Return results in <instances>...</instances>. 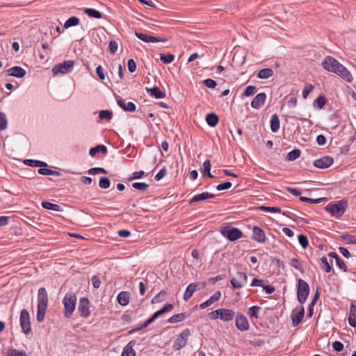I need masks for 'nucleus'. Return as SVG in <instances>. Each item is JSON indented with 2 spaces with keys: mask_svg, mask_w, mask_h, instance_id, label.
<instances>
[{
  "mask_svg": "<svg viewBox=\"0 0 356 356\" xmlns=\"http://www.w3.org/2000/svg\"><path fill=\"white\" fill-rule=\"evenodd\" d=\"M323 68L330 72L334 73L348 83H352L353 77L350 72L334 58L327 56L323 60Z\"/></svg>",
  "mask_w": 356,
  "mask_h": 356,
  "instance_id": "nucleus-1",
  "label": "nucleus"
},
{
  "mask_svg": "<svg viewBox=\"0 0 356 356\" xmlns=\"http://www.w3.org/2000/svg\"><path fill=\"white\" fill-rule=\"evenodd\" d=\"M37 299L38 305L36 318L38 322L41 323L44 320L49 302L48 294L44 287H41L38 289Z\"/></svg>",
  "mask_w": 356,
  "mask_h": 356,
  "instance_id": "nucleus-2",
  "label": "nucleus"
},
{
  "mask_svg": "<svg viewBox=\"0 0 356 356\" xmlns=\"http://www.w3.org/2000/svg\"><path fill=\"white\" fill-rule=\"evenodd\" d=\"M76 296L74 292H68L63 298L62 302L64 305L63 315L65 318H70L75 309L76 305Z\"/></svg>",
  "mask_w": 356,
  "mask_h": 356,
  "instance_id": "nucleus-3",
  "label": "nucleus"
},
{
  "mask_svg": "<svg viewBox=\"0 0 356 356\" xmlns=\"http://www.w3.org/2000/svg\"><path fill=\"white\" fill-rule=\"evenodd\" d=\"M348 207V200L343 199L337 202H330L325 207V210L332 216L340 217L346 211Z\"/></svg>",
  "mask_w": 356,
  "mask_h": 356,
  "instance_id": "nucleus-4",
  "label": "nucleus"
},
{
  "mask_svg": "<svg viewBox=\"0 0 356 356\" xmlns=\"http://www.w3.org/2000/svg\"><path fill=\"white\" fill-rule=\"evenodd\" d=\"M297 298L298 302L302 305L305 302L309 294V286L307 282L299 278L297 280Z\"/></svg>",
  "mask_w": 356,
  "mask_h": 356,
  "instance_id": "nucleus-5",
  "label": "nucleus"
},
{
  "mask_svg": "<svg viewBox=\"0 0 356 356\" xmlns=\"http://www.w3.org/2000/svg\"><path fill=\"white\" fill-rule=\"evenodd\" d=\"M220 234L229 241H236L242 238L243 232L236 227L225 226L220 229Z\"/></svg>",
  "mask_w": 356,
  "mask_h": 356,
  "instance_id": "nucleus-6",
  "label": "nucleus"
},
{
  "mask_svg": "<svg viewBox=\"0 0 356 356\" xmlns=\"http://www.w3.org/2000/svg\"><path fill=\"white\" fill-rule=\"evenodd\" d=\"M74 61L72 60H65L63 63L54 65L52 68V73L54 76L59 74H67L72 71Z\"/></svg>",
  "mask_w": 356,
  "mask_h": 356,
  "instance_id": "nucleus-7",
  "label": "nucleus"
},
{
  "mask_svg": "<svg viewBox=\"0 0 356 356\" xmlns=\"http://www.w3.org/2000/svg\"><path fill=\"white\" fill-rule=\"evenodd\" d=\"M19 321L22 332L25 334H30L31 332L30 315L29 312L26 309H23L21 310Z\"/></svg>",
  "mask_w": 356,
  "mask_h": 356,
  "instance_id": "nucleus-8",
  "label": "nucleus"
},
{
  "mask_svg": "<svg viewBox=\"0 0 356 356\" xmlns=\"http://www.w3.org/2000/svg\"><path fill=\"white\" fill-rule=\"evenodd\" d=\"M78 312L81 317L87 318L91 314L90 302L86 297L80 298L78 305Z\"/></svg>",
  "mask_w": 356,
  "mask_h": 356,
  "instance_id": "nucleus-9",
  "label": "nucleus"
},
{
  "mask_svg": "<svg viewBox=\"0 0 356 356\" xmlns=\"http://www.w3.org/2000/svg\"><path fill=\"white\" fill-rule=\"evenodd\" d=\"M206 282H193L191 283L186 289L183 296V299L188 301L196 291H200L205 288Z\"/></svg>",
  "mask_w": 356,
  "mask_h": 356,
  "instance_id": "nucleus-10",
  "label": "nucleus"
},
{
  "mask_svg": "<svg viewBox=\"0 0 356 356\" xmlns=\"http://www.w3.org/2000/svg\"><path fill=\"white\" fill-rule=\"evenodd\" d=\"M190 335L191 331L188 328H186L182 332H181L174 341V349L179 350L183 348L186 345L188 338Z\"/></svg>",
  "mask_w": 356,
  "mask_h": 356,
  "instance_id": "nucleus-11",
  "label": "nucleus"
},
{
  "mask_svg": "<svg viewBox=\"0 0 356 356\" xmlns=\"http://www.w3.org/2000/svg\"><path fill=\"white\" fill-rule=\"evenodd\" d=\"M237 277H232L230 283L234 289H241L243 284L248 281V275L245 273L238 271L236 273Z\"/></svg>",
  "mask_w": 356,
  "mask_h": 356,
  "instance_id": "nucleus-12",
  "label": "nucleus"
},
{
  "mask_svg": "<svg viewBox=\"0 0 356 356\" xmlns=\"http://www.w3.org/2000/svg\"><path fill=\"white\" fill-rule=\"evenodd\" d=\"M305 316V308L302 306L296 307L291 314L292 324L294 327L298 326L302 321Z\"/></svg>",
  "mask_w": 356,
  "mask_h": 356,
  "instance_id": "nucleus-13",
  "label": "nucleus"
},
{
  "mask_svg": "<svg viewBox=\"0 0 356 356\" xmlns=\"http://www.w3.org/2000/svg\"><path fill=\"white\" fill-rule=\"evenodd\" d=\"M236 317V327L241 331H246L249 329L250 325L249 322L246 318V316L241 314L238 312Z\"/></svg>",
  "mask_w": 356,
  "mask_h": 356,
  "instance_id": "nucleus-14",
  "label": "nucleus"
},
{
  "mask_svg": "<svg viewBox=\"0 0 356 356\" xmlns=\"http://www.w3.org/2000/svg\"><path fill=\"white\" fill-rule=\"evenodd\" d=\"M334 162V159L330 156H325L318 159L313 162V165L318 168L325 169L330 167Z\"/></svg>",
  "mask_w": 356,
  "mask_h": 356,
  "instance_id": "nucleus-15",
  "label": "nucleus"
},
{
  "mask_svg": "<svg viewBox=\"0 0 356 356\" xmlns=\"http://www.w3.org/2000/svg\"><path fill=\"white\" fill-rule=\"evenodd\" d=\"M135 35L140 40H141L143 42H165L167 41L166 38H160V37H155L152 35H147L143 33H139L136 31Z\"/></svg>",
  "mask_w": 356,
  "mask_h": 356,
  "instance_id": "nucleus-16",
  "label": "nucleus"
},
{
  "mask_svg": "<svg viewBox=\"0 0 356 356\" xmlns=\"http://www.w3.org/2000/svg\"><path fill=\"white\" fill-rule=\"evenodd\" d=\"M252 239L260 243H265L266 240L265 232L258 226L253 227Z\"/></svg>",
  "mask_w": 356,
  "mask_h": 356,
  "instance_id": "nucleus-17",
  "label": "nucleus"
},
{
  "mask_svg": "<svg viewBox=\"0 0 356 356\" xmlns=\"http://www.w3.org/2000/svg\"><path fill=\"white\" fill-rule=\"evenodd\" d=\"M266 95L265 92L257 94L251 102V106L253 108L259 109L261 108L265 103Z\"/></svg>",
  "mask_w": 356,
  "mask_h": 356,
  "instance_id": "nucleus-18",
  "label": "nucleus"
},
{
  "mask_svg": "<svg viewBox=\"0 0 356 356\" xmlns=\"http://www.w3.org/2000/svg\"><path fill=\"white\" fill-rule=\"evenodd\" d=\"M118 105L124 111L134 112L136 109V106L131 102H126L125 99L121 97L117 98Z\"/></svg>",
  "mask_w": 356,
  "mask_h": 356,
  "instance_id": "nucleus-19",
  "label": "nucleus"
},
{
  "mask_svg": "<svg viewBox=\"0 0 356 356\" xmlns=\"http://www.w3.org/2000/svg\"><path fill=\"white\" fill-rule=\"evenodd\" d=\"M236 316L234 310L230 309L220 308V319L224 322L232 321Z\"/></svg>",
  "mask_w": 356,
  "mask_h": 356,
  "instance_id": "nucleus-20",
  "label": "nucleus"
},
{
  "mask_svg": "<svg viewBox=\"0 0 356 356\" xmlns=\"http://www.w3.org/2000/svg\"><path fill=\"white\" fill-rule=\"evenodd\" d=\"M216 197V195L208 193V192H204L200 194H197L194 195L189 201V204H191L195 202L204 201L207 199L213 198Z\"/></svg>",
  "mask_w": 356,
  "mask_h": 356,
  "instance_id": "nucleus-21",
  "label": "nucleus"
},
{
  "mask_svg": "<svg viewBox=\"0 0 356 356\" xmlns=\"http://www.w3.org/2000/svg\"><path fill=\"white\" fill-rule=\"evenodd\" d=\"M9 76H13L17 78H22L26 75V71L22 67L15 66L7 70Z\"/></svg>",
  "mask_w": 356,
  "mask_h": 356,
  "instance_id": "nucleus-22",
  "label": "nucleus"
},
{
  "mask_svg": "<svg viewBox=\"0 0 356 356\" xmlns=\"http://www.w3.org/2000/svg\"><path fill=\"white\" fill-rule=\"evenodd\" d=\"M136 343L135 340L130 341L124 348L121 356H136V351L134 350Z\"/></svg>",
  "mask_w": 356,
  "mask_h": 356,
  "instance_id": "nucleus-23",
  "label": "nucleus"
},
{
  "mask_svg": "<svg viewBox=\"0 0 356 356\" xmlns=\"http://www.w3.org/2000/svg\"><path fill=\"white\" fill-rule=\"evenodd\" d=\"M118 302L121 306H127L129 303L130 293L129 291H121L117 296Z\"/></svg>",
  "mask_w": 356,
  "mask_h": 356,
  "instance_id": "nucleus-24",
  "label": "nucleus"
},
{
  "mask_svg": "<svg viewBox=\"0 0 356 356\" xmlns=\"http://www.w3.org/2000/svg\"><path fill=\"white\" fill-rule=\"evenodd\" d=\"M147 93L156 99H162L165 97V92L159 89L157 86L152 88H146Z\"/></svg>",
  "mask_w": 356,
  "mask_h": 356,
  "instance_id": "nucleus-25",
  "label": "nucleus"
},
{
  "mask_svg": "<svg viewBox=\"0 0 356 356\" xmlns=\"http://www.w3.org/2000/svg\"><path fill=\"white\" fill-rule=\"evenodd\" d=\"M190 314L187 313H179L170 317L168 322L170 323H176L184 321L189 317Z\"/></svg>",
  "mask_w": 356,
  "mask_h": 356,
  "instance_id": "nucleus-26",
  "label": "nucleus"
},
{
  "mask_svg": "<svg viewBox=\"0 0 356 356\" xmlns=\"http://www.w3.org/2000/svg\"><path fill=\"white\" fill-rule=\"evenodd\" d=\"M205 120L208 125L211 127H215L219 122L218 116L214 113L207 114Z\"/></svg>",
  "mask_w": 356,
  "mask_h": 356,
  "instance_id": "nucleus-27",
  "label": "nucleus"
},
{
  "mask_svg": "<svg viewBox=\"0 0 356 356\" xmlns=\"http://www.w3.org/2000/svg\"><path fill=\"white\" fill-rule=\"evenodd\" d=\"M270 129L273 132H277L280 126V121L277 114H273L270 118Z\"/></svg>",
  "mask_w": 356,
  "mask_h": 356,
  "instance_id": "nucleus-28",
  "label": "nucleus"
},
{
  "mask_svg": "<svg viewBox=\"0 0 356 356\" xmlns=\"http://www.w3.org/2000/svg\"><path fill=\"white\" fill-rule=\"evenodd\" d=\"M97 153H102L104 154L107 153V147L104 145H98L92 147L89 150V154L91 156H95Z\"/></svg>",
  "mask_w": 356,
  "mask_h": 356,
  "instance_id": "nucleus-29",
  "label": "nucleus"
},
{
  "mask_svg": "<svg viewBox=\"0 0 356 356\" xmlns=\"http://www.w3.org/2000/svg\"><path fill=\"white\" fill-rule=\"evenodd\" d=\"M273 74L274 72L271 68H264L258 72L257 76L260 79H264L273 76Z\"/></svg>",
  "mask_w": 356,
  "mask_h": 356,
  "instance_id": "nucleus-30",
  "label": "nucleus"
},
{
  "mask_svg": "<svg viewBox=\"0 0 356 356\" xmlns=\"http://www.w3.org/2000/svg\"><path fill=\"white\" fill-rule=\"evenodd\" d=\"M42 207L47 210H52L55 211H62L63 209L58 204L51 203L48 201H43L41 203Z\"/></svg>",
  "mask_w": 356,
  "mask_h": 356,
  "instance_id": "nucleus-31",
  "label": "nucleus"
},
{
  "mask_svg": "<svg viewBox=\"0 0 356 356\" xmlns=\"http://www.w3.org/2000/svg\"><path fill=\"white\" fill-rule=\"evenodd\" d=\"M24 163L26 165L31 166V167H47V163L39 161V160H33V159H25L24 160Z\"/></svg>",
  "mask_w": 356,
  "mask_h": 356,
  "instance_id": "nucleus-32",
  "label": "nucleus"
},
{
  "mask_svg": "<svg viewBox=\"0 0 356 356\" xmlns=\"http://www.w3.org/2000/svg\"><path fill=\"white\" fill-rule=\"evenodd\" d=\"M211 162L209 159H207L203 163V170L202 174L203 177H207L209 178H213V176L211 173Z\"/></svg>",
  "mask_w": 356,
  "mask_h": 356,
  "instance_id": "nucleus-33",
  "label": "nucleus"
},
{
  "mask_svg": "<svg viewBox=\"0 0 356 356\" xmlns=\"http://www.w3.org/2000/svg\"><path fill=\"white\" fill-rule=\"evenodd\" d=\"M84 13L88 15L90 17L95 18V19H101L103 16L102 13L99 10H97L94 8H86L83 10Z\"/></svg>",
  "mask_w": 356,
  "mask_h": 356,
  "instance_id": "nucleus-34",
  "label": "nucleus"
},
{
  "mask_svg": "<svg viewBox=\"0 0 356 356\" xmlns=\"http://www.w3.org/2000/svg\"><path fill=\"white\" fill-rule=\"evenodd\" d=\"M80 23V19L79 17H76V16H72V17H70V18H68L64 25H63V28L64 29H68L71 26H77L79 25Z\"/></svg>",
  "mask_w": 356,
  "mask_h": 356,
  "instance_id": "nucleus-35",
  "label": "nucleus"
},
{
  "mask_svg": "<svg viewBox=\"0 0 356 356\" xmlns=\"http://www.w3.org/2000/svg\"><path fill=\"white\" fill-rule=\"evenodd\" d=\"M327 100L323 95H319L314 102V106L319 109L323 108L327 104Z\"/></svg>",
  "mask_w": 356,
  "mask_h": 356,
  "instance_id": "nucleus-36",
  "label": "nucleus"
},
{
  "mask_svg": "<svg viewBox=\"0 0 356 356\" xmlns=\"http://www.w3.org/2000/svg\"><path fill=\"white\" fill-rule=\"evenodd\" d=\"M38 173L42 175H55L58 177L61 175V173L59 171L48 169L46 168V167H41V168L38 170Z\"/></svg>",
  "mask_w": 356,
  "mask_h": 356,
  "instance_id": "nucleus-37",
  "label": "nucleus"
},
{
  "mask_svg": "<svg viewBox=\"0 0 356 356\" xmlns=\"http://www.w3.org/2000/svg\"><path fill=\"white\" fill-rule=\"evenodd\" d=\"M301 155V151L299 149H293L290 151L287 156L286 160L289 161H293L299 158Z\"/></svg>",
  "mask_w": 356,
  "mask_h": 356,
  "instance_id": "nucleus-38",
  "label": "nucleus"
},
{
  "mask_svg": "<svg viewBox=\"0 0 356 356\" xmlns=\"http://www.w3.org/2000/svg\"><path fill=\"white\" fill-rule=\"evenodd\" d=\"M290 264L294 268L299 270L301 273H305L303 265L301 264L298 259L295 257L292 258L291 259Z\"/></svg>",
  "mask_w": 356,
  "mask_h": 356,
  "instance_id": "nucleus-39",
  "label": "nucleus"
},
{
  "mask_svg": "<svg viewBox=\"0 0 356 356\" xmlns=\"http://www.w3.org/2000/svg\"><path fill=\"white\" fill-rule=\"evenodd\" d=\"M6 356H29V355L24 350H19L15 348H10L7 350Z\"/></svg>",
  "mask_w": 356,
  "mask_h": 356,
  "instance_id": "nucleus-40",
  "label": "nucleus"
},
{
  "mask_svg": "<svg viewBox=\"0 0 356 356\" xmlns=\"http://www.w3.org/2000/svg\"><path fill=\"white\" fill-rule=\"evenodd\" d=\"M154 321L152 320L151 318H149L147 321H145L143 324L136 327L135 328L131 330L129 332V334H133L136 332H138L145 327H147V326H149L151 323H152Z\"/></svg>",
  "mask_w": 356,
  "mask_h": 356,
  "instance_id": "nucleus-41",
  "label": "nucleus"
},
{
  "mask_svg": "<svg viewBox=\"0 0 356 356\" xmlns=\"http://www.w3.org/2000/svg\"><path fill=\"white\" fill-rule=\"evenodd\" d=\"M167 294V291L162 290L159 293H157L152 300V304H156L161 302L164 300V296Z\"/></svg>",
  "mask_w": 356,
  "mask_h": 356,
  "instance_id": "nucleus-42",
  "label": "nucleus"
},
{
  "mask_svg": "<svg viewBox=\"0 0 356 356\" xmlns=\"http://www.w3.org/2000/svg\"><path fill=\"white\" fill-rule=\"evenodd\" d=\"M321 267L322 269H324L326 273H330L332 269V264H329L325 257H323L321 259Z\"/></svg>",
  "mask_w": 356,
  "mask_h": 356,
  "instance_id": "nucleus-43",
  "label": "nucleus"
},
{
  "mask_svg": "<svg viewBox=\"0 0 356 356\" xmlns=\"http://www.w3.org/2000/svg\"><path fill=\"white\" fill-rule=\"evenodd\" d=\"M260 309H261V307L259 306L254 305L248 309V314L251 318H259V312L260 311Z\"/></svg>",
  "mask_w": 356,
  "mask_h": 356,
  "instance_id": "nucleus-44",
  "label": "nucleus"
},
{
  "mask_svg": "<svg viewBox=\"0 0 356 356\" xmlns=\"http://www.w3.org/2000/svg\"><path fill=\"white\" fill-rule=\"evenodd\" d=\"M113 117V113L109 110H102L99 113V118L101 120H106L109 121Z\"/></svg>",
  "mask_w": 356,
  "mask_h": 356,
  "instance_id": "nucleus-45",
  "label": "nucleus"
},
{
  "mask_svg": "<svg viewBox=\"0 0 356 356\" xmlns=\"http://www.w3.org/2000/svg\"><path fill=\"white\" fill-rule=\"evenodd\" d=\"M8 119L6 113L0 111V130H5L8 127Z\"/></svg>",
  "mask_w": 356,
  "mask_h": 356,
  "instance_id": "nucleus-46",
  "label": "nucleus"
},
{
  "mask_svg": "<svg viewBox=\"0 0 356 356\" xmlns=\"http://www.w3.org/2000/svg\"><path fill=\"white\" fill-rule=\"evenodd\" d=\"M160 59L163 63L169 64L174 61L175 56L171 54H161Z\"/></svg>",
  "mask_w": 356,
  "mask_h": 356,
  "instance_id": "nucleus-47",
  "label": "nucleus"
},
{
  "mask_svg": "<svg viewBox=\"0 0 356 356\" xmlns=\"http://www.w3.org/2000/svg\"><path fill=\"white\" fill-rule=\"evenodd\" d=\"M325 200V197H321V198H318V199H312V198H309V197H304V196H301L300 197V201L304 202L312 203V204L321 203V202H323Z\"/></svg>",
  "mask_w": 356,
  "mask_h": 356,
  "instance_id": "nucleus-48",
  "label": "nucleus"
},
{
  "mask_svg": "<svg viewBox=\"0 0 356 356\" xmlns=\"http://www.w3.org/2000/svg\"><path fill=\"white\" fill-rule=\"evenodd\" d=\"M257 87L254 86H248L245 89L242 96L243 97H250L254 95L257 92Z\"/></svg>",
  "mask_w": 356,
  "mask_h": 356,
  "instance_id": "nucleus-49",
  "label": "nucleus"
},
{
  "mask_svg": "<svg viewBox=\"0 0 356 356\" xmlns=\"http://www.w3.org/2000/svg\"><path fill=\"white\" fill-rule=\"evenodd\" d=\"M111 181L107 177H102L99 181V186L101 188L107 189L110 187Z\"/></svg>",
  "mask_w": 356,
  "mask_h": 356,
  "instance_id": "nucleus-50",
  "label": "nucleus"
},
{
  "mask_svg": "<svg viewBox=\"0 0 356 356\" xmlns=\"http://www.w3.org/2000/svg\"><path fill=\"white\" fill-rule=\"evenodd\" d=\"M341 238L346 241L348 244H355L356 243V238L354 236L348 234H344L341 235Z\"/></svg>",
  "mask_w": 356,
  "mask_h": 356,
  "instance_id": "nucleus-51",
  "label": "nucleus"
},
{
  "mask_svg": "<svg viewBox=\"0 0 356 356\" xmlns=\"http://www.w3.org/2000/svg\"><path fill=\"white\" fill-rule=\"evenodd\" d=\"M132 187L140 191H145L149 188V185L145 182H134Z\"/></svg>",
  "mask_w": 356,
  "mask_h": 356,
  "instance_id": "nucleus-52",
  "label": "nucleus"
},
{
  "mask_svg": "<svg viewBox=\"0 0 356 356\" xmlns=\"http://www.w3.org/2000/svg\"><path fill=\"white\" fill-rule=\"evenodd\" d=\"M299 243L303 249H306L309 245L308 238L305 235L300 234L298 236Z\"/></svg>",
  "mask_w": 356,
  "mask_h": 356,
  "instance_id": "nucleus-53",
  "label": "nucleus"
},
{
  "mask_svg": "<svg viewBox=\"0 0 356 356\" xmlns=\"http://www.w3.org/2000/svg\"><path fill=\"white\" fill-rule=\"evenodd\" d=\"M259 209L264 211L273 212V213H282V210L280 208L277 207H266L261 206L259 207Z\"/></svg>",
  "mask_w": 356,
  "mask_h": 356,
  "instance_id": "nucleus-54",
  "label": "nucleus"
},
{
  "mask_svg": "<svg viewBox=\"0 0 356 356\" xmlns=\"http://www.w3.org/2000/svg\"><path fill=\"white\" fill-rule=\"evenodd\" d=\"M337 266L344 272H351L350 269H348L344 261L339 257L336 260Z\"/></svg>",
  "mask_w": 356,
  "mask_h": 356,
  "instance_id": "nucleus-55",
  "label": "nucleus"
},
{
  "mask_svg": "<svg viewBox=\"0 0 356 356\" xmlns=\"http://www.w3.org/2000/svg\"><path fill=\"white\" fill-rule=\"evenodd\" d=\"M88 172L90 175H97L99 173L107 174V171L104 168L100 167L92 168L88 171Z\"/></svg>",
  "mask_w": 356,
  "mask_h": 356,
  "instance_id": "nucleus-56",
  "label": "nucleus"
},
{
  "mask_svg": "<svg viewBox=\"0 0 356 356\" xmlns=\"http://www.w3.org/2000/svg\"><path fill=\"white\" fill-rule=\"evenodd\" d=\"M202 83L204 86L209 88H214L217 86V83L215 80L212 79H207L202 81Z\"/></svg>",
  "mask_w": 356,
  "mask_h": 356,
  "instance_id": "nucleus-57",
  "label": "nucleus"
},
{
  "mask_svg": "<svg viewBox=\"0 0 356 356\" xmlns=\"http://www.w3.org/2000/svg\"><path fill=\"white\" fill-rule=\"evenodd\" d=\"M314 86L310 83H307L305 86L304 90L302 91V97L306 99L309 94L313 90Z\"/></svg>",
  "mask_w": 356,
  "mask_h": 356,
  "instance_id": "nucleus-58",
  "label": "nucleus"
},
{
  "mask_svg": "<svg viewBox=\"0 0 356 356\" xmlns=\"http://www.w3.org/2000/svg\"><path fill=\"white\" fill-rule=\"evenodd\" d=\"M118 43L115 40H111L108 44V49L111 54H115L118 50Z\"/></svg>",
  "mask_w": 356,
  "mask_h": 356,
  "instance_id": "nucleus-59",
  "label": "nucleus"
},
{
  "mask_svg": "<svg viewBox=\"0 0 356 356\" xmlns=\"http://www.w3.org/2000/svg\"><path fill=\"white\" fill-rule=\"evenodd\" d=\"M232 184L231 182L229 181H226V182H224V183H222V184H218L217 186H216V189L218 191H223V190H227V189H229L232 187Z\"/></svg>",
  "mask_w": 356,
  "mask_h": 356,
  "instance_id": "nucleus-60",
  "label": "nucleus"
},
{
  "mask_svg": "<svg viewBox=\"0 0 356 356\" xmlns=\"http://www.w3.org/2000/svg\"><path fill=\"white\" fill-rule=\"evenodd\" d=\"M167 174V170L165 167H163L162 169H161L159 172L155 175L154 179L156 181H159L161 179H163Z\"/></svg>",
  "mask_w": 356,
  "mask_h": 356,
  "instance_id": "nucleus-61",
  "label": "nucleus"
},
{
  "mask_svg": "<svg viewBox=\"0 0 356 356\" xmlns=\"http://www.w3.org/2000/svg\"><path fill=\"white\" fill-rule=\"evenodd\" d=\"M128 70L130 72H134L136 70V64L134 59L130 58L127 62Z\"/></svg>",
  "mask_w": 356,
  "mask_h": 356,
  "instance_id": "nucleus-62",
  "label": "nucleus"
},
{
  "mask_svg": "<svg viewBox=\"0 0 356 356\" xmlns=\"http://www.w3.org/2000/svg\"><path fill=\"white\" fill-rule=\"evenodd\" d=\"M332 348H334V350L337 352H341L343 350L344 348V346L343 344L339 341H335L333 343H332Z\"/></svg>",
  "mask_w": 356,
  "mask_h": 356,
  "instance_id": "nucleus-63",
  "label": "nucleus"
},
{
  "mask_svg": "<svg viewBox=\"0 0 356 356\" xmlns=\"http://www.w3.org/2000/svg\"><path fill=\"white\" fill-rule=\"evenodd\" d=\"M348 323L351 327H356V316L355 314L350 312L348 316Z\"/></svg>",
  "mask_w": 356,
  "mask_h": 356,
  "instance_id": "nucleus-64",
  "label": "nucleus"
}]
</instances>
